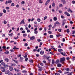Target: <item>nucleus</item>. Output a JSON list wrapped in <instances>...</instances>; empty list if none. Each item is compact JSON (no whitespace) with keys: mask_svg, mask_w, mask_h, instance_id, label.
<instances>
[{"mask_svg":"<svg viewBox=\"0 0 75 75\" xmlns=\"http://www.w3.org/2000/svg\"><path fill=\"white\" fill-rule=\"evenodd\" d=\"M69 71H65L64 72V74H69Z\"/></svg>","mask_w":75,"mask_h":75,"instance_id":"24","label":"nucleus"},{"mask_svg":"<svg viewBox=\"0 0 75 75\" xmlns=\"http://www.w3.org/2000/svg\"><path fill=\"white\" fill-rule=\"evenodd\" d=\"M65 60V57H62L60 58V62H63V61H64Z\"/></svg>","mask_w":75,"mask_h":75,"instance_id":"2","label":"nucleus"},{"mask_svg":"<svg viewBox=\"0 0 75 75\" xmlns=\"http://www.w3.org/2000/svg\"><path fill=\"white\" fill-rule=\"evenodd\" d=\"M51 0H47V1L45 3V5L46 6H47V4H49V3L50 2V1Z\"/></svg>","mask_w":75,"mask_h":75,"instance_id":"4","label":"nucleus"},{"mask_svg":"<svg viewBox=\"0 0 75 75\" xmlns=\"http://www.w3.org/2000/svg\"><path fill=\"white\" fill-rule=\"evenodd\" d=\"M63 4H65L67 3V2L65 1V0H61Z\"/></svg>","mask_w":75,"mask_h":75,"instance_id":"7","label":"nucleus"},{"mask_svg":"<svg viewBox=\"0 0 75 75\" xmlns=\"http://www.w3.org/2000/svg\"><path fill=\"white\" fill-rule=\"evenodd\" d=\"M72 2L73 4H75V1H72Z\"/></svg>","mask_w":75,"mask_h":75,"instance_id":"63","label":"nucleus"},{"mask_svg":"<svg viewBox=\"0 0 75 75\" xmlns=\"http://www.w3.org/2000/svg\"><path fill=\"white\" fill-rule=\"evenodd\" d=\"M48 33H49V34H52V32L51 31H48Z\"/></svg>","mask_w":75,"mask_h":75,"instance_id":"51","label":"nucleus"},{"mask_svg":"<svg viewBox=\"0 0 75 75\" xmlns=\"http://www.w3.org/2000/svg\"><path fill=\"white\" fill-rule=\"evenodd\" d=\"M67 33H69V32H70V31H69V29H67Z\"/></svg>","mask_w":75,"mask_h":75,"instance_id":"39","label":"nucleus"},{"mask_svg":"<svg viewBox=\"0 0 75 75\" xmlns=\"http://www.w3.org/2000/svg\"><path fill=\"white\" fill-rule=\"evenodd\" d=\"M62 30V29H58V31L59 32H61Z\"/></svg>","mask_w":75,"mask_h":75,"instance_id":"46","label":"nucleus"},{"mask_svg":"<svg viewBox=\"0 0 75 75\" xmlns=\"http://www.w3.org/2000/svg\"><path fill=\"white\" fill-rule=\"evenodd\" d=\"M47 16H45L44 17V20H46V19H47Z\"/></svg>","mask_w":75,"mask_h":75,"instance_id":"53","label":"nucleus"},{"mask_svg":"<svg viewBox=\"0 0 75 75\" xmlns=\"http://www.w3.org/2000/svg\"><path fill=\"white\" fill-rule=\"evenodd\" d=\"M21 67L22 68H25V67H24L22 65H21Z\"/></svg>","mask_w":75,"mask_h":75,"instance_id":"55","label":"nucleus"},{"mask_svg":"<svg viewBox=\"0 0 75 75\" xmlns=\"http://www.w3.org/2000/svg\"><path fill=\"white\" fill-rule=\"evenodd\" d=\"M67 75H72V72H71L69 74H68Z\"/></svg>","mask_w":75,"mask_h":75,"instance_id":"64","label":"nucleus"},{"mask_svg":"<svg viewBox=\"0 0 75 75\" xmlns=\"http://www.w3.org/2000/svg\"><path fill=\"white\" fill-rule=\"evenodd\" d=\"M58 72H59V73H60V74H62V71L60 70H59L58 71Z\"/></svg>","mask_w":75,"mask_h":75,"instance_id":"44","label":"nucleus"},{"mask_svg":"<svg viewBox=\"0 0 75 75\" xmlns=\"http://www.w3.org/2000/svg\"><path fill=\"white\" fill-rule=\"evenodd\" d=\"M13 33H11V34H8V35H9V36H12V35H13Z\"/></svg>","mask_w":75,"mask_h":75,"instance_id":"41","label":"nucleus"},{"mask_svg":"<svg viewBox=\"0 0 75 75\" xmlns=\"http://www.w3.org/2000/svg\"><path fill=\"white\" fill-rule=\"evenodd\" d=\"M40 54H41V55H44V51L42 50L40 52Z\"/></svg>","mask_w":75,"mask_h":75,"instance_id":"10","label":"nucleus"},{"mask_svg":"<svg viewBox=\"0 0 75 75\" xmlns=\"http://www.w3.org/2000/svg\"><path fill=\"white\" fill-rule=\"evenodd\" d=\"M16 64L14 63H12L11 64V66H15Z\"/></svg>","mask_w":75,"mask_h":75,"instance_id":"35","label":"nucleus"},{"mask_svg":"<svg viewBox=\"0 0 75 75\" xmlns=\"http://www.w3.org/2000/svg\"><path fill=\"white\" fill-rule=\"evenodd\" d=\"M8 3L10 4L12 3V1L11 0H8L7 1Z\"/></svg>","mask_w":75,"mask_h":75,"instance_id":"21","label":"nucleus"},{"mask_svg":"<svg viewBox=\"0 0 75 75\" xmlns=\"http://www.w3.org/2000/svg\"><path fill=\"white\" fill-rule=\"evenodd\" d=\"M13 50H19V48L16 47V46H14V47L13 48Z\"/></svg>","mask_w":75,"mask_h":75,"instance_id":"15","label":"nucleus"},{"mask_svg":"<svg viewBox=\"0 0 75 75\" xmlns=\"http://www.w3.org/2000/svg\"><path fill=\"white\" fill-rule=\"evenodd\" d=\"M3 11L4 13H6V10L5 9H3Z\"/></svg>","mask_w":75,"mask_h":75,"instance_id":"50","label":"nucleus"},{"mask_svg":"<svg viewBox=\"0 0 75 75\" xmlns=\"http://www.w3.org/2000/svg\"><path fill=\"white\" fill-rule=\"evenodd\" d=\"M50 38H54V36L53 35H50Z\"/></svg>","mask_w":75,"mask_h":75,"instance_id":"27","label":"nucleus"},{"mask_svg":"<svg viewBox=\"0 0 75 75\" xmlns=\"http://www.w3.org/2000/svg\"><path fill=\"white\" fill-rule=\"evenodd\" d=\"M4 53L6 54H8L9 53V51H8L5 52Z\"/></svg>","mask_w":75,"mask_h":75,"instance_id":"26","label":"nucleus"},{"mask_svg":"<svg viewBox=\"0 0 75 75\" xmlns=\"http://www.w3.org/2000/svg\"><path fill=\"white\" fill-rule=\"evenodd\" d=\"M53 20L54 21H57V20H58V18H57L54 17L53 18Z\"/></svg>","mask_w":75,"mask_h":75,"instance_id":"16","label":"nucleus"},{"mask_svg":"<svg viewBox=\"0 0 75 75\" xmlns=\"http://www.w3.org/2000/svg\"><path fill=\"white\" fill-rule=\"evenodd\" d=\"M56 24H58V25H59V24H60V23L58 21H56L55 23H54V26H57V25H56Z\"/></svg>","mask_w":75,"mask_h":75,"instance_id":"9","label":"nucleus"},{"mask_svg":"<svg viewBox=\"0 0 75 75\" xmlns=\"http://www.w3.org/2000/svg\"><path fill=\"white\" fill-rule=\"evenodd\" d=\"M70 69L69 68H66V71H69Z\"/></svg>","mask_w":75,"mask_h":75,"instance_id":"28","label":"nucleus"},{"mask_svg":"<svg viewBox=\"0 0 75 75\" xmlns=\"http://www.w3.org/2000/svg\"><path fill=\"white\" fill-rule=\"evenodd\" d=\"M60 54H62V55H63V56H65V55H66V53H65L64 52V53H63V52H60Z\"/></svg>","mask_w":75,"mask_h":75,"instance_id":"11","label":"nucleus"},{"mask_svg":"<svg viewBox=\"0 0 75 75\" xmlns=\"http://www.w3.org/2000/svg\"><path fill=\"white\" fill-rule=\"evenodd\" d=\"M4 67H5V68H8V65L7 64H5L4 65Z\"/></svg>","mask_w":75,"mask_h":75,"instance_id":"32","label":"nucleus"},{"mask_svg":"<svg viewBox=\"0 0 75 75\" xmlns=\"http://www.w3.org/2000/svg\"><path fill=\"white\" fill-rule=\"evenodd\" d=\"M63 51L62 49H61L58 50V51H59V52H61V51Z\"/></svg>","mask_w":75,"mask_h":75,"instance_id":"31","label":"nucleus"},{"mask_svg":"<svg viewBox=\"0 0 75 75\" xmlns=\"http://www.w3.org/2000/svg\"><path fill=\"white\" fill-rule=\"evenodd\" d=\"M1 64L2 65H5V63L4 62H2Z\"/></svg>","mask_w":75,"mask_h":75,"instance_id":"47","label":"nucleus"},{"mask_svg":"<svg viewBox=\"0 0 75 75\" xmlns=\"http://www.w3.org/2000/svg\"><path fill=\"white\" fill-rule=\"evenodd\" d=\"M25 61L27 62V61H28V58H25Z\"/></svg>","mask_w":75,"mask_h":75,"instance_id":"59","label":"nucleus"},{"mask_svg":"<svg viewBox=\"0 0 75 75\" xmlns=\"http://www.w3.org/2000/svg\"><path fill=\"white\" fill-rule=\"evenodd\" d=\"M65 20H63V21L62 25L63 26H64V25H65Z\"/></svg>","mask_w":75,"mask_h":75,"instance_id":"18","label":"nucleus"},{"mask_svg":"<svg viewBox=\"0 0 75 75\" xmlns=\"http://www.w3.org/2000/svg\"><path fill=\"white\" fill-rule=\"evenodd\" d=\"M75 30L73 31L72 32V34H75Z\"/></svg>","mask_w":75,"mask_h":75,"instance_id":"45","label":"nucleus"},{"mask_svg":"<svg viewBox=\"0 0 75 75\" xmlns=\"http://www.w3.org/2000/svg\"><path fill=\"white\" fill-rule=\"evenodd\" d=\"M9 73V72H8V71H6L5 72V74H8Z\"/></svg>","mask_w":75,"mask_h":75,"instance_id":"43","label":"nucleus"},{"mask_svg":"<svg viewBox=\"0 0 75 75\" xmlns=\"http://www.w3.org/2000/svg\"><path fill=\"white\" fill-rule=\"evenodd\" d=\"M63 6V5H62V4H59V7H62Z\"/></svg>","mask_w":75,"mask_h":75,"instance_id":"37","label":"nucleus"},{"mask_svg":"<svg viewBox=\"0 0 75 75\" xmlns=\"http://www.w3.org/2000/svg\"><path fill=\"white\" fill-rule=\"evenodd\" d=\"M5 71H6V70H5V69H3L1 70L2 72H5Z\"/></svg>","mask_w":75,"mask_h":75,"instance_id":"52","label":"nucleus"},{"mask_svg":"<svg viewBox=\"0 0 75 75\" xmlns=\"http://www.w3.org/2000/svg\"><path fill=\"white\" fill-rule=\"evenodd\" d=\"M37 21L38 22H40L41 21V19L40 18H38L37 19Z\"/></svg>","mask_w":75,"mask_h":75,"instance_id":"34","label":"nucleus"},{"mask_svg":"<svg viewBox=\"0 0 75 75\" xmlns=\"http://www.w3.org/2000/svg\"><path fill=\"white\" fill-rule=\"evenodd\" d=\"M56 62H57V63H59V62H61V61L60 60H59V59H57L56 60Z\"/></svg>","mask_w":75,"mask_h":75,"instance_id":"22","label":"nucleus"},{"mask_svg":"<svg viewBox=\"0 0 75 75\" xmlns=\"http://www.w3.org/2000/svg\"><path fill=\"white\" fill-rule=\"evenodd\" d=\"M42 62L44 63V64H46L47 62L45 60H43L42 61Z\"/></svg>","mask_w":75,"mask_h":75,"instance_id":"48","label":"nucleus"},{"mask_svg":"<svg viewBox=\"0 0 75 75\" xmlns=\"http://www.w3.org/2000/svg\"><path fill=\"white\" fill-rule=\"evenodd\" d=\"M43 57L45 59H49V58H51L50 56L48 57L45 55H44Z\"/></svg>","mask_w":75,"mask_h":75,"instance_id":"1","label":"nucleus"},{"mask_svg":"<svg viewBox=\"0 0 75 75\" xmlns=\"http://www.w3.org/2000/svg\"><path fill=\"white\" fill-rule=\"evenodd\" d=\"M37 41L38 42H40L41 41V40L39 39H37Z\"/></svg>","mask_w":75,"mask_h":75,"instance_id":"42","label":"nucleus"},{"mask_svg":"<svg viewBox=\"0 0 75 75\" xmlns=\"http://www.w3.org/2000/svg\"><path fill=\"white\" fill-rule=\"evenodd\" d=\"M55 6V3L54 2H53L52 4V6H53L54 7Z\"/></svg>","mask_w":75,"mask_h":75,"instance_id":"25","label":"nucleus"},{"mask_svg":"<svg viewBox=\"0 0 75 75\" xmlns=\"http://www.w3.org/2000/svg\"><path fill=\"white\" fill-rule=\"evenodd\" d=\"M23 57H21L20 58V60H21V62H23Z\"/></svg>","mask_w":75,"mask_h":75,"instance_id":"29","label":"nucleus"},{"mask_svg":"<svg viewBox=\"0 0 75 75\" xmlns=\"http://www.w3.org/2000/svg\"><path fill=\"white\" fill-rule=\"evenodd\" d=\"M62 65H61V64L59 63L57 64V67H59V68H61V67Z\"/></svg>","mask_w":75,"mask_h":75,"instance_id":"12","label":"nucleus"},{"mask_svg":"<svg viewBox=\"0 0 75 75\" xmlns=\"http://www.w3.org/2000/svg\"><path fill=\"white\" fill-rule=\"evenodd\" d=\"M9 69L10 71H12L13 70V68L11 66H9Z\"/></svg>","mask_w":75,"mask_h":75,"instance_id":"6","label":"nucleus"},{"mask_svg":"<svg viewBox=\"0 0 75 75\" xmlns=\"http://www.w3.org/2000/svg\"><path fill=\"white\" fill-rule=\"evenodd\" d=\"M37 67L39 69H38L39 71H42V69H41L42 68V67H40L39 65H38Z\"/></svg>","mask_w":75,"mask_h":75,"instance_id":"3","label":"nucleus"},{"mask_svg":"<svg viewBox=\"0 0 75 75\" xmlns=\"http://www.w3.org/2000/svg\"><path fill=\"white\" fill-rule=\"evenodd\" d=\"M18 38H19V37H18V36L17 38L14 37V38L15 40H17Z\"/></svg>","mask_w":75,"mask_h":75,"instance_id":"36","label":"nucleus"},{"mask_svg":"<svg viewBox=\"0 0 75 75\" xmlns=\"http://www.w3.org/2000/svg\"><path fill=\"white\" fill-rule=\"evenodd\" d=\"M21 4H25V2H24V1H22L21 2Z\"/></svg>","mask_w":75,"mask_h":75,"instance_id":"49","label":"nucleus"},{"mask_svg":"<svg viewBox=\"0 0 75 75\" xmlns=\"http://www.w3.org/2000/svg\"><path fill=\"white\" fill-rule=\"evenodd\" d=\"M14 69L15 71H17V72H20V70L18 69H16V68H14Z\"/></svg>","mask_w":75,"mask_h":75,"instance_id":"19","label":"nucleus"},{"mask_svg":"<svg viewBox=\"0 0 75 75\" xmlns=\"http://www.w3.org/2000/svg\"><path fill=\"white\" fill-rule=\"evenodd\" d=\"M17 75H21V73L18 72L17 73Z\"/></svg>","mask_w":75,"mask_h":75,"instance_id":"62","label":"nucleus"},{"mask_svg":"<svg viewBox=\"0 0 75 75\" xmlns=\"http://www.w3.org/2000/svg\"><path fill=\"white\" fill-rule=\"evenodd\" d=\"M25 56H24L23 57H24L25 58H26L27 57V55H28V54L27 53H26L25 54Z\"/></svg>","mask_w":75,"mask_h":75,"instance_id":"14","label":"nucleus"},{"mask_svg":"<svg viewBox=\"0 0 75 75\" xmlns=\"http://www.w3.org/2000/svg\"><path fill=\"white\" fill-rule=\"evenodd\" d=\"M54 61H55L54 60V59H52V64H54Z\"/></svg>","mask_w":75,"mask_h":75,"instance_id":"33","label":"nucleus"},{"mask_svg":"<svg viewBox=\"0 0 75 75\" xmlns=\"http://www.w3.org/2000/svg\"><path fill=\"white\" fill-rule=\"evenodd\" d=\"M4 23L5 24H7V21H4Z\"/></svg>","mask_w":75,"mask_h":75,"instance_id":"54","label":"nucleus"},{"mask_svg":"<svg viewBox=\"0 0 75 75\" xmlns=\"http://www.w3.org/2000/svg\"><path fill=\"white\" fill-rule=\"evenodd\" d=\"M13 61H14V62H16V64H18V62L17 61H16L15 60L13 59Z\"/></svg>","mask_w":75,"mask_h":75,"instance_id":"30","label":"nucleus"},{"mask_svg":"<svg viewBox=\"0 0 75 75\" xmlns=\"http://www.w3.org/2000/svg\"><path fill=\"white\" fill-rule=\"evenodd\" d=\"M35 38V37H34V36H33L30 37V40H34Z\"/></svg>","mask_w":75,"mask_h":75,"instance_id":"8","label":"nucleus"},{"mask_svg":"<svg viewBox=\"0 0 75 75\" xmlns=\"http://www.w3.org/2000/svg\"><path fill=\"white\" fill-rule=\"evenodd\" d=\"M2 48L3 49H5V48H6V47L5 46H3L2 47Z\"/></svg>","mask_w":75,"mask_h":75,"instance_id":"57","label":"nucleus"},{"mask_svg":"<svg viewBox=\"0 0 75 75\" xmlns=\"http://www.w3.org/2000/svg\"><path fill=\"white\" fill-rule=\"evenodd\" d=\"M25 20L24 19H23V20L21 21V22L20 23V25H21L22 24H25V23L24 22Z\"/></svg>","mask_w":75,"mask_h":75,"instance_id":"5","label":"nucleus"},{"mask_svg":"<svg viewBox=\"0 0 75 75\" xmlns=\"http://www.w3.org/2000/svg\"><path fill=\"white\" fill-rule=\"evenodd\" d=\"M67 11H69L70 12H71V13H73V11H72L71 10L70 8H68Z\"/></svg>","mask_w":75,"mask_h":75,"instance_id":"13","label":"nucleus"},{"mask_svg":"<svg viewBox=\"0 0 75 75\" xmlns=\"http://www.w3.org/2000/svg\"><path fill=\"white\" fill-rule=\"evenodd\" d=\"M55 75H60V74L59 73H56Z\"/></svg>","mask_w":75,"mask_h":75,"instance_id":"38","label":"nucleus"},{"mask_svg":"<svg viewBox=\"0 0 75 75\" xmlns=\"http://www.w3.org/2000/svg\"><path fill=\"white\" fill-rule=\"evenodd\" d=\"M16 7H17V8H19V5H18V4H17L16 5Z\"/></svg>","mask_w":75,"mask_h":75,"instance_id":"61","label":"nucleus"},{"mask_svg":"<svg viewBox=\"0 0 75 75\" xmlns=\"http://www.w3.org/2000/svg\"><path fill=\"white\" fill-rule=\"evenodd\" d=\"M29 62H30L31 63H33V59H30L29 60Z\"/></svg>","mask_w":75,"mask_h":75,"instance_id":"23","label":"nucleus"},{"mask_svg":"<svg viewBox=\"0 0 75 75\" xmlns=\"http://www.w3.org/2000/svg\"><path fill=\"white\" fill-rule=\"evenodd\" d=\"M21 33L23 34L25 33V30H23L21 32Z\"/></svg>","mask_w":75,"mask_h":75,"instance_id":"60","label":"nucleus"},{"mask_svg":"<svg viewBox=\"0 0 75 75\" xmlns=\"http://www.w3.org/2000/svg\"><path fill=\"white\" fill-rule=\"evenodd\" d=\"M72 59H73V61H74V60H75V57H73V58H72Z\"/></svg>","mask_w":75,"mask_h":75,"instance_id":"56","label":"nucleus"},{"mask_svg":"<svg viewBox=\"0 0 75 75\" xmlns=\"http://www.w3.org/2000/svg\"><path fill=\"white\" fill-rule=\"evenodd\" d=\"M5 60L6 61V62H9V59L7 58H6L5 59Z\"/></svg>","mask_w":75,"mask_h":75,"instance_id":"17","label":"nucleus"},{"mask_svg":"<svg viewBox=\"0 0 75 75\" xmlns=\"http://www.w3.org/2000/svg\"><path fill=\"white\" fill-rule=\"evenodd\" d=\"M14 6V3H12L11 4V6L13 7Z\"/></svg>","mask_w":75,"mask_h":75,"instance_id":"40","label":"nucleus"},{"mask_svg":"<svg viewBox=\"0 0 75 75\" xmlns=\"http://www.w3.org/2000/svg\"><path fill=\"white\" fill-rule=\"evenodd\" d=\"M23 73H25V74H27V71L25 70H23L22 71Z\"/></svg>","mask_w":75,"mask_h":75,"instance_id":"20","label":"nucleus"},{"mask_svg":"<svg viewBox=\"0 0 75 75\" xmlns=\"http://www.w3.org/2000/svg\"><path fill=\"white\" fill-rule=\"evenodd\" d=\"M8 75H13V74L11 72L9 73L8 74Z\"/></svg>","mask_w":75,"mask_h":75,"instance_id":"58","label":"nucleus"}]
</instances>
